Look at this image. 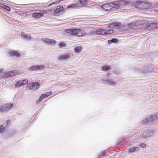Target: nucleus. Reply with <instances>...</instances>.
I'll return each mask as SVG.
<instances>
[{"instance_id":"34","label":"nucleus","mask_w":158,"mask_h":158,"mask_svg":"<svg viewBox=\"0 0 158 158\" xmlns=\"http://www.w3.org/2000/svg\"><path fill=\"white\" fill-rule=\"evenodd\" d=\"M59 47L60 48L64 47H65V44L64 43H61L59 44Z\"/></svg>"},{"instance_id":"6","label":"nucleus","mask_w":158,"mask_h":158,"mask_svg":"<svg viewBox=\"0 0 158 158\" xmlns=\"http://www.w3.org/2000/svg\"><path fill=\"white\" fill-rule=\"evenodd\" d=\"M15 87L16 88L19 89L21 86L27 84L28 80L27 79L16 80L15 81Z\"/></svg>"},{"instance_id":"1","label":"nucleus","mask_w":158,"mask_h":158,"mask_svg":"<svg viewBox=\"0 0 158 158\" xmlns=\"http://www.w3.org/2000/svg\"><path fill=\"white\" fill-rule=\"evenodd\" d=\"M133 4L135 7L141 9L142 10L146 9L150 7L151 4V3L145 1H136L133 0Z\"/></svg>"},{"instance_id":"36","label":"nucleus","mask_w":158,"mask_h":158,"mask_svg":"<svg viewBox=\"0 0 158 158\" xmlns=\"http://www.w3.org/2000/svg\"><path fill=\"white\" fill-rule=\"evenodd\" d=\"M43 98H44L41 95V96L40 97L39 100L37 101V103H39V102H40Z\"/></svg>"},{"instance_id":"26","label":"nucleus","mask_w":158,"mask_h":158,"mask_svg":"<svg viewBox=\"0 0 158 158\" xmlns=\"http://www.w3.org/2000/svg\"><path fill=\"white\" fill-rule=\"evenodd\" d=\"M106 34L105 35H107L109 34H111L114 32V30L112 29L108 30L106 29Z\"/></svg>"},{"instance_id":"41","label":"nucleus","mask_w":158,"mask_h":158,"mask_svg":"<svg viewBox=\"0 0 158 158\" xmlns=\"http://www.w3.org/2000/svg\"><path fill=\"white\" fill-rule=\"evenodd\" d=\"M118 70H116V69L114 71V73H117V74H120V72H118Z\"/></svg>"},{"instance_id":"27","label":"nucleus","mask_w":158,"mask_h":158,"mask_svg":"<svg viewBox=\"0 0 158 158\" xmlns=\"http://www.w3.org/2000/svg\"><path fill=\"white\" fill-rule=\"evenodd\" d=\"M78 4H73L71 5H70L69 6H67V8H74L75 7L79 6H78Z\"/></svg>"},{"instance_id":"25","label":"nucleus","mask_w":158,"mask_h":158,"mask_svg":"<svg viewBox=\"0 0 158 158\" xmlns=\"http://www.w3.org/2000/svg\"><path fill=\"white\" fill-rule=\"evenodd\" d=\"M82 47L81 46H77L75 48L74 51L76 53L79 52L81 50Z\"/></svg>"},{"instance_id":"45","label":"nucleus","mask_w":158,"mask_h":158,"mask_svg":"<svg viewBox=\"0 0 158 158\" xmlns=\"http://www.w3.org/2000/svg\"><path fill=\"white\" fill-rule=\"evenodd\" d=\"M131 25L132 26H135V23H133L131 24Z\"/></svg>"},{"instance_id":"38","label":"nucleus","mask_w":158,"mask_h":158,"mask_svg":"<svg viewBox=\"0 0 158 158\" xmlns=\"http://www.w3.org/2000/svg\"><path fill=\"white\" fill-rule=\"evenodd\" d=\"M52 94V92H49L45 94H46V95L47 97L49 96V95H51Z\"/></svg>"},{"instance_id":"15","label":"nucleus","mask_w":158,"mask_h":158,"mask_svg":"<svg viewBox=\"0 0 158 158\" xmlns=\"http://www.w3.org/2000/svg\"><path fill=\"white\" fill-rule=\"evenodd\" d=\"M43 42L49 44H53L56 43V41L54 40H52L47 38H44L42 39Z\"/></svg>"},{"instance_id":"13","label":"nucleus","mask_w":158,"mask_h":158,"mask_svg":"<svg viewBox=\"0 0 158 158\" xmlns=\"http://www.w3.org/2000/svg\"><path fill=\"white\" fill-rule=\"evenodd\" d=\"M9 54L12 56H15L17 58L20 56V53L19 52L16 50H12L9 52Z\"/></svg>"},{"instance_id":"35","label":"nucleus","mask_w":158,"mask_h":158,"mask_svg":"<svg viewBox=\"0 0 158 158\" xmlns=\"http://www.w3.org/2000/svg\"><path fill=\"white\" fill-rule=\"evenodd\" d=\"M139 146L142 148H145L146 146V144L144 143H141L139 144Z\"/></svg>"},{"instance_id":"48","label":"nucleus","mask_w":158,"mask_h":158,"mask_svg":"<svg viewBox=\"0 0 158 158\" xmlns=\"http://www.w3.org/2000/svg\"><path fill=\"white\" fill-rule=\"evenodd\" d=\"M156 6L158 7V2L156 3ZM157 11H158V9Z\"/></svg>"},{"instance_id":"7","label":"nucleus","mask_w":158,"mask_h":158,"mask_svg":"<svg viewBox=\"0 0 158 158\" xmlns=\"http://www.w3.org/2000/svg\"><path fill=\"white\" fill-rule=\"evenodd\" d=\"M39 83L32 82L28 83L27 86L30 89L35 90L39 88Z\"/></svg>"},{"instance_id":"20","label":"nucleus","mask_w":158,"mask_h":158,"mask_svg":"<svg viewBox=\"0 0 158 158\" xmlns=\"http://www.w3.org/2000/svg\"><path fill=\"white\" fill-rule=\"evenodd\" d=\"M105 81L109 85L112 86H114L117 84V82L112 79H107Z\"/></svg>"},{"instance_id":"46","label":"nucleus","mask_w":158,"mask_h":158,"mask_svg":"<svg viewBox=\"0 0 158 158\" xmlns=\"http://www.w3.org/2000/svg\"><path fill=\"white\" fill-rule=\"evenodd\" d=\"M4 71V69H0V73H2Z\"/></svg>"},{"instance_id":"19","label":"nucleus","mask_w":158,"mask_h":158,"mask_svg":"<svg viewBox=\"0 0 158 158\" xmlns=\"http://www.w3.org/2000/svg\"><path fill=\"white\" fill-rule=\"evenodd\" d=\"M21 36L25 40H30L31 39V38L30 35L22 32L21 34Z\"/></svg>"},{"instance_id":"43","label":"nucleus","mask_w":158,"mask_h":158,"mask_svg":"<svg viewBox=\"0 0 158 158\" xmlns=\"http://www.w3.org/2000/svg\"><path fill=\"white\" fill-rule=\"evenodd\" d=\"M155 23V26H156V28H158V23Z\"/></svg>"},{"instance_id":"39","label":"nucleus","mask_w":158,"mask_h":158,"mask_svg":"<svg viewBox=\"0 0 158 158\" xmlns=\"http://www.w3.org/2000/svg\"><path fill=\"white\" fill-rule=\"evenodd\" d=\"M6 6V5H5L0 4V6L3 8H4Z\"/></svg>"},{"instance_id":"11","label":"nucleus","mask_w":158,"mask_h":158,"mask_svg":"<svg viewBox=\"0 0 158 158\" xmlns=\"http://www.w3.org/2000/svg\"><path fill=\"white\" fill-rule=\"evenodd\" d=\"M77 29H67L65 30V32L68 34L69 36L77 35Z\"/></svg>"},{"instance_id":"12","label":"nucleus","mask_w":158,"mask_h":158,"mask_svg":"<svg viewBox=\"0 0 158 158\" xmlns=\"http://www.w3.org/2000/svg\"><path fill=\"white\" fill-rule=\"evenodd\" d=\"M70 58V56L67 54H63L57 57V59L59 60H65Z\"/></svg>"},{"instance_id":"30","label":"nucleus","mask_w":158,"mask_h":158,"mask_svg":"<svg viewBox=\"0 0 158 158\" xmlns=\"http://www.w3.org/2000/svg\"><path fill=\"white\" fill-rule=\"evenodd\" d=\"M37 70L43 69L44 68V66L43 65H35Z\"/></svg>"},{"instance_id":"22","label":"nucleus","mask_w":158,"mask_h":158,"mask_svg":"<svg viewBox=\"0 0 158 158\" xmlns=\"http://www.w3.org/2000/svg\"><path fill=\"white\" fill-rule=\"evenodd\" d=\"M79 2L80 3L81 6H82L86 5L88 3V0H78Z\"/></svg>"},{"instance_id":"40","label":"nucleus","mask_w":158,"mask_h":158,"mask_svg":"<svg viewBox=\"0 0 158 158\" xmlns=\"http://www.w3.org/2000/svg\"><path fill=\"white\" fill-rule=\"evenodd\" d=\"M6 6V5H5L0 4V6L3 8H4Z\"/></svg>"},{"instance_id":"28","label":"nucleus","mask_w":158,"mask_h":158,"mask_svg":"<svg viewBox=\"0 0 158 158\" xmlns=\"http://www.w3.org/2000/svg\"><path fill=\"white\" fill-rule=\"evenodd\" d=\"M10 77H12L16 75V72L15 71H11L7 72Z\"/></svg>"},{"instance_id":"44","label":"nucleus","mask_w":158,"mask_h":158,"mask_svg":"<svg viewBox=\"0 0 158 158\" xmlns=\"http://www.w3.org/2000/svg\"><path fill=\"white\" fill-rule=\"evenodd\" d=\"M41 95H42V97H43L44 98H45L47 97L45 94H43Z\"/></svg>"},{"instance_id":"33","label":"nucleus","mask_w":158,"mask_h":158,"mask_svg":"<svg viewBox=\"0 0 158 158\" xmlns=\"http://www.w3.org/2000/svg\"><path fill=\"white\" fill-rule=\"evenodd\" d=\"M5 128L3 125L0 126V133H2L5 131Z\"/></svg>"},{"instance_id":"18","label":"nucleus","mask_w":158,"mask_h":158,"mask_svg":"<svg viewBox=\"0 0 158 158\" xmlns=\"http://www.w3.org/2000/svg\"><path fill=\"white\" fill-rule=\"evenodd\" d=\"M156 28L154 23H152L147 26L146 29L147 30H151Z\"/></svg>"},{"instance_id":"32","label":"nucleus","mask_w":158,"mask_h":158,"mask_svg":"<svg viewBox=\"0 0 158 158\" xmlns=\"http://www.w3.org/2000/svg\"><path fill=\"white\" fill-rule=\"evenodd\" d=\"M10 77V76L9 75V74L8 73H5L2 77V78H0V79H2V78H8L9 77Z\"/></svg>"},{"instance_id":"2","label":"nucleus","mask_w":158,"mask_h":158,"mask_svg":"<svg viewBox=\"0 0 158 158\" xmlns=\"http://www.w3.org/2000/svg\"><path fill=\"white\" fill-rule=\"evenodd\" d=\"M133 0H122L114 2L115 9L124 8L125 6L127 5H133Z\"/></svg>"},{"instance_id":"47","label":"nucleus","mask_w":158,"mask_h":158,"mask_svg":"<svg viewBox=\"0 0 158 158\" xmlns=\"http://www.w3.org/2000/svg\"><path fill=\"white\" fill-rule=\"evenodd\" d=\"M121 144H122V142H120L118 143V144L119 145H121Z\"/></svg>"},{"instance_id":"14","label":"nucleus","mask_w":158,"mask_h":158,"mask_svg":"<svg viewBox=\"0 0 158 158\" xmlns=\"http://www.w3.org/2000/svg\"><path fill=\"white\" fill-rule=\"evenodd\" d=\"M139 150V147L132 146L129 148L128 151L131 153H132L135 152H138Z\"/></svg>"},{"instance_id":"23","label":"nucleus","mask_w":158,"mask_h":158,"mask_svg":"<svg viewBox=\"0 0 158 158\" xmlns=\"http://www.w3.org/2000/svg\"><path fill=\"white\" fill-rule=\"evenodd\" d=\"M118 40L117 39L114 38L112 39V40H109L108 41V43L109 44H110L112 43H116L118 42Z\"/></svg>"},{"instance_id":"21","label":"nucleus","mask_w":158,"mask_h":158,"mask_svg":"<svg viewBox=\"0 0 158 158\" xmlns=\"http://www.w3.org/2000/svg\"><path fill=\"white\" fill-rule=\"evenodd\" d=\"M44 15V14L42 12L34 13L32 15L33 17L39 18L43 17Z\"/></svg>"},{"instance_id":"10","label":"nucleus","mask_w":158,"mask_h":158,"mask_svg":"<svg viewBox=\"0 0 158 158\" xmlns=\"http://www.w3.org/2000/svg\"><path fill=\"white\" fill-rule=\"evenodd\" d=\"M133 71L135 72L138 73H146L150 72L149 68L147 67H144L143 69H142L141 70H140L138 69V68L137 69L135 68L133 69Z\"/></svg>"},{"instance_id":"29","label":"nucleus","mask_w":158,"mask_h":158,"mask_svg":"<svg viewBox=\"0 0 158 158\" xmlns=\"http://www.w3.org/2000/svg\"><path fill=\"white\" fill-rule=\"evenodd\" d=\"M120 25H121L120 23H118V22H114L111 24L110 26L111 27H112V26H119Z\"/></svg>"},{"instance_id":"17","label":"nucleus","mask_w":158,"mask_h":158,"mask_svg":"<svg viewBox=\"0 0 158 158\" xmlns=\"http://www.w3.org/2000/svg\"><path fill=\"white\" fill-rule=\"evenodd\" d=\"M95 32L97 34L105 35L106 34V29H99L96 30Z\"/></svg>"},{"instance_id":"3","label":"nucleus","mask_w":158,"mask_h":158,"mask_svg":"<svg viewBox=\"0 0 158 158\" xmlns=\"http://www.w3.org/2000/svg\"><path fill=\"white\" fill-rule=\"evenodd\" d=\"M158 118V113L153 115L148 116L145 119L142 120L140 123L142 125L147 124H148L152 123L154 121H156Z\"/></svg>"},{"instance_id":"8","label":"nucleus","mask_w":158,"mask_h":158,"mask_svg":"<svg viewBox=\"0 0 158 158\" xmlns=\"http://www.w3.org/2000/svg\"><path fill=\"white\" fill-rule=\"evenodd\" d=\"M64 12L63 7L61 6H59L55 10L54 14L56 16H59L62 14Z\"/></svg>"},{"instance_id":"24","label":"nucleus","mask_w":158,"mask_h":158,"mask_svg":"<svg viewBox=\"0 0 158 158\" xmlns=\"http://www.w3.org/2000/svg\"><path fill=\"white\" fill-rule=\"evenodd\" d=\"M110 67L109 66H103L101 67V69L103 71H106L109 70L110 69Z\"/></svg>"},{"instance_id":"37","label":"nucleus","mask_w":158,"mask_h":158,"mask_svg":"<svg viewBox=\"0 0 158 158\" xmlns=\"http://www.w3.org/2000/svg\"><path fill=\"white\" fill-rule=\"evenodd\" d=\"M4 9H5L6 10H7V11H10V8L6 6L5 7Z\"/></svg>"},{"instance_id":"31","label":"nucleus","mask_w":158,"mask_h":158,"mask_svg":"<svg viewBox=\"0 0 158 158\" xmlns=\"http://www.w3.org/2000/svg\"><path fill=\"white\" fill-rule=\"evenodd\" d=\"M35 70H37L35 66H32L28 69L29 71H32Z\"/></svg>"},{"instance_id":"42","label":"nucleus","mask_w":158,"mask_h":158,"mask_svg":"<svg viewBox=\"0 0 158 158\" xmlns=\"http://www.w3.org/2000/svg\"><path fill=\"white\" fill-rule=\"evenodd\" d=\"M106 155V152L105 151H104L103 152H102L101 154V156H105V155Z\"/></svg>"},{"instance_id":"5","label":"nucleus","mask_w":158,"mask_h":158,"mask_svg":"<svg viewBox=\"0 0 158 158\" xmlns=\"http://www.w3.org/2000/svg\"><path fill=\"white\" fill-rule=\"evenodd\" d=\"M102 8L103 10L107 11L110 10L112 11L114 9H115L114 2L105 4L102 6Z\"/></svg>"},{"instance_id":"16","label":"nucleus","mask_w":158,"mask_h":158,"mask_svg":"<svg viewBox=\"0 0 158 158\" xmlns=\"http://www.w3.org/2000/svg\"><path fill=\"white\" fill-rule=\"evenodd\" d=\"M86 34V33L83 30L79 29H77V35L78 36H81L85 35Z\"/></svg>"},{"instance_id":"9","label":"nucleus","mask_w":158,"mask_h":158,"mask_svg":"<svg viewBox=\"0 0 158 158\" xmlns=\"http://www.w3.org/2000/svg\"><path fill=\"white\" fill-rule=\"evenodd\" d=\"M152 133L153 132L152 131L146 130L143 131L140 136L143 138H148L151 136L152 134Z\"/></svg>"},{"instance_id":"4","label":"nucleus","mask_w":158,"mask_h":158,"mask_svg":"<svg viewBox=\"0 0 158 158\" xmlns=\"http://www.w3.org/2000/svg\"><path fill=\"white\" fill-rule=\"evenodd\" d=\"M13 106L14 104L12 103H3L0 105V112L4 114H6Z\"/></svg>"}]
</instances>
